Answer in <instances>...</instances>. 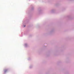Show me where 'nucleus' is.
I'll use <instances>...</instances> for the list:
<instances>
[{
  "label": "nucleus",
  "instance_id": "1",
  "mask_svg": "<svg viewBox=\"0 0 74 74\" xmlns=\"http://www.w3.org/2000/svg\"><path fill=\"white\" fill-rule=\"evenodd\" d=\"M24 27H25V25H24Z\"/></svg>",
  "mask_w": 74,
  "mask_h": 74
}]
</instances>
